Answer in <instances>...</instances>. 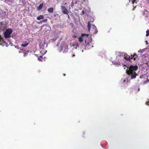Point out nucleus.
Here are the masks:
<instances>
[{"label": "nucleus", "instance_id": "obj_1", "mask_svg": "<svg viewBox=\"0 0 149 149\" xmlns=\"http://www.w3.org/2000/svg\"><path fill=\"white\" fill-rule=\"evenodd\" d=\"M116 54L117 56L116 59L114 61H113L112 62L113 64L115 65V66H118L119 65H120V62L123 59L124 55H125V53L118 52L116 53Z\"/></svg>", "mask_w": 149, "mask_h": 149}, {"label": "nucleus", "instance_id": "obj_2", "mask_svg": "<svg viewBox=\"0 0 149 149\" xmlns=\"http://www.w3.org/2000/svg\"><path fill=\"white\" fill-rule=\"evenodd\" d=\"M68 46L63 42H62L61 43L59 51L60 52H62L63 53L66 52L67 51Z\"/></svg>", "mask_w": 149, "mask_h": 149}, {"label": "nucleus", "instance_id": "obj_3", "mask_svg": "<svg viewBox=\"0 0 149 149\" xmlns=\"http://www.w3.org/2000/svg\"><path fill=\"white\" fill-rule=\"evenodd\" d=\"M13 32L12 30L10 28L7 29L4 33V37L6 38H9L11 37V34Z\"/></svg>", "mask_w": 149, "mask_h": 149}, {"label": "nucleus", "instance_id": "obj_4", "mask_svg": "<svg viewBox=\"0 0 149 149\" xmlns=\"http://www.w3.org/2000/svg\"><path fill=\"white\" fill-rule=\"evenodd\" d=\"M127 72L129 76H130L132 79L135 78L137 75V74L134 71H127Z\"/></svg>", "mask_w": 149, "mask_h": 149}, {"label": "nucleus", "instance_id": "obj_5", "mask_svg": "<svg viewBox=\"0 0 149 149\" xmlns=\"http://www.w3.org/2000/svg\"><path fill=\"white\" fill-rule=\"evenodd\" d=\"M138 66L137 65L133 66L131 65L128 68V69L127 71H136L138 69Z\"/></svg>", "mask_w": 149, "mask_h": 149}, {"label": "nucleus", "instance_id": "obj_6", "mask_svg": "<svg viewBox=\"0 0 149 149\" xmlns=\"http://www.w3.org/2000/svg\"><path fill=\"white\" fill-rule=\"evenodd\" d=\"M89 35V34H81V37H79V41L80 42L83 41V37L86 36L87 37H88Z\"/></svg>", "mask_w": 149, "mask_h": 149}, {"label": "nucleus", "instance_id": "obj_7", "mask_svg": "<svg viewBox=\"0 0 149 149\" xmlns=\"http://www.w3.org/2000/svg\"><path fill=\"white\" fill-rule=\"evenodd\" d=\"M61 9L62 13L64 14H68V12L65 7L63 6H61Z\"/></svg>", "mask_w": 149, "mask_h": 149}, {"label": "nucleus", "instance_id": "obj_8", "mask_svg": "<svg viewBox=\"0 0 149 149\" xmlns=\"http://www.w3.org/2000/svg\"><path fill=\"white\" fill-rule=\"evenodd\" d=\"M123 59H125L127 61H130V56L125 53V55H124Z\"/></svg>", "mask_w": 149, "mask_h": 149}, {"label": "nucleus", "instance_id": "obj_9", "mask_svg": "<svg viewBox=\"0 0 149 149\" xmlns=\"http://www.w3.org/2000/svg\"><path fill=\"white\" fill-rule=\"evenodd\" d=\"M29 44V41H24L23 43L21 45L22 46L25 47L27 46Z\"/></svg>", "mask_w": 149, "mask_h": 149}, {"label": "nucleus", "instance_id": "obj_10", "mask_svg": "<svg viewBox=\"0 0 149 149\" xmlns=\"http://www.w3.org/2000/svg\"><path fill=\"white\" fill-rule=\"evenodd\" d=\"M40 45H40V52L42 54H46V53L47 51L46 50L44 49H43V48L42 47H41Z\"/></svg>", "mask_w": 149, "mask_h": 149}, {"label": "nucleus", "instance_id": "obj_11", "mask_svg": "<svg viewBox=\"0 0 149 149\" xmlns=\"http://www.w3.org/2000/svg\"><path fill=\"white\" fill-rule=\"evenodd\" d=\"M93 26V33H96L98 32V30L97 29L96 27L94 25H92Z\"/></svg>", "mask_w": 149, "mask_h": 149}, {"label": "nucleus", "instance_id": "obj_12", "mask_svg": "<svg viewBox=\"0 0 149 149\" xmlns=\"http://www.w3.org/2000/svg\"><path fill=\"white\" fill-rule=\"evenodd\" d=\"M43 4H44L43 3H41L37 8V10L38 11L40 10L42 8L43 6Z\"/></svg>", "mask_w": 149, "mask_h": 149}, {"label": "nucleus", "instance_id": "obj_13", "mask_svg": "<svg viewBox=\"0 0 149 149\" xmlns=\"http://www.w3.org/2000/svg\"><path fill=\"white\" fill-rule=\"evenodd\" d=\"M5 42L3 40V39L0 35V45L4 46V45H3V43H4Z\"/></svg>", "mask_w": 149, "mask_h": 149}, {"label": "nucleus", "instance_id": "obj_14", "mask_svg": "<svg viewBox=\"0 0 149 149\" xmlns=\"http://www.w3.org/2000/svg\"><path fill=\"white\" fill-rule=\"evenodd\" d=\"M131 59H132L133 58H134V60H135L137 57V55L136 54L134 53V55H131Z\"/></svg>", "mask_w": 149, "mask_h": 149}, {"label": "nucleus", "instance_id": "obj_15", "mask_svg": "<svg viewBox=\"0 0 149 149\" xmlns=\"http://www.w3.org/2000/svg\"><path fill=\"white\" fill-rule=\"evenodd\" d=\"M72 46L73 47L75 48V49H77V47H79V45L78 43H77L73 44Z\"/></svg>", "mask_w": 149, "mask_h": 149}, {"label": "nucleus", "instance_id": "obj_16", "mask_svg": "<svg viewBox=\"0 0 149 149\" xmlns=\"http://www.w3.org/2000/svg\"><path fill=\"white\" fill-rule=\"evenodd\" d=\"M44 18V16L42 15H40L39 16L37 17V19L38 20H40L41 19H43Z\"/></svg>", "mask_w": 149, "mask_h": 149}, {"label": "nucleus", "instance_id": "obj_17", "mask_svg": "<svg viewBox=\"0 0 149 149\" xmlns=\"http://www.w3.org/2000/svg\"><path fill=\"white\" fill-rule=\"evenodd\" d=\"M87 27L88 28V31L89 32L91 28V24L89 22H88V23Z\"/></svg>", "mask_w": 149, "mask_h": 149}, {"label": "nucleus", "instance_id": "obj_18", "mask_svg": "<svg viewBox=\"0 0 149 149\" xmlns=\"http://www.w3.org/2000/svg\"><path fill=\"white\" fill-rule=\"evenodd\" d=\"M53 8H50L48 9V11L49 13H52L53 12Z\"/></svg>", "mask_w": 149, "mask_h": 149}, {"label": "nucleus", "instance_id": "obj_19", "mask_svg": "<svg viewBox=\"0 0 149 149\" xmlns=\"http://www.w3.org/2000/svg\"><path fill=\"white\" fill-rule=\"evenodd\" d=\"M14 1V0H5V1L8 3H10L13 2Z\"/></svg>", "mask_w": 149, "mask_h": 149}, {"label": "nucleus", "instance_id": "obj_20", "mask_svg": "<svg viewBox=\"0 0 149 149\" xmlns=\"http://www.w3.org/2000/svg\"><path fill=\"white\" fill-rule=\"evenodd\" d=\"M77 3V1L76 0L73 1L72 2V5H73L74 4H76Z\"/></svg>", "mask_w": 149, "mask_h": 149}, {"label": "nucleus", "instance_id": "obj_21", "mask_svg": "<svg viewBox=\"0 0 149 149\" xmlns=\"http://www.w3.org/2000/svg\"><path fill=\"white\" fill-rule=\"evenodd\" d=\"M139 1L138 0H133L132 1V4H134L135 3H137V2Z\"/></svg>", "mask_w": 149, "mask_h": 149}, {"label": "nucleus", "instance_id": "obj_22", "mask_svg": "<svg viewBox=\"0 0 149 149\" xmlns=\"http://www.w3.org/2000/svg\"><path fill=\"white\" fill-rule=\"evenodd\" d=\"M28 52H29L28 51H27L26 52H23V53L24 54V56H26Z\"/></svg>", "mask_w": 149, "mask_h": 149}, {"label": "nucleus", "instance_id": "obj_23", "mask_svg": "<svg viewBox=\"0 0 149 149\" xmlns=\"http://www.w3.org/2000/svg\"><path fill=\"white\" fill-rule=\"evenodd\" d=\"M146 36H149V30H147L146 31Z\"/></svg>", "mask_w": 149, "mask_h": 149}, {"label": "nucleus", "instance_id": "obj_24", "mask_svg": "<svg viewBox=\"0 0 149 149\" xmlns=\"http://www.w3.org/2000/svg\"><path fill=\"white\" fill-rule=\"evenodd\" d=\"M3 18V15L0 12V19H2Z\"/></svg>", "mask_w": 149, "mask_h": 149}, {"label": "nucleus", "instance_id": "obj_25", "mask_svg": "<svg viewBox=\"0 0 149 149\" xmlns=\"http://www.w3.org/2000/svg\"><path fill=\"white\" fill-rule=\"evenodd\" d=\"M3 27V22H0V29Z\"/></svg>", "mask_w": 149, "mask_h": 149}, {"label": "nucleus", "instance_id": "obj_26", "mask_svg": "<svg viewBox=\"0 0 149 149\" xmlns=\"http://www.w3.org/2000/svg\"><path fill=\"white\" fill-rule=\"evenodd\" d=\"M42 56H40V58H38V60L40 61H42Z\"/></svg>", "mask_w": 149, "mask_h": 149}, {"label": "nucleus", "instance_id": "obj_27", "mask_svg": "<svg viewBox=\"0 0 149 149\" xmlns=\"http://www.w3.org/2000/svg\"><path fill=\"white\" fill-rule=\"evenodd\" d=\"M92 40L91 38H90L89 40V43L91 42L92 41Z\"/></svg>", "mask_w": 149, "mask_h": 149}, {"label": "nucleus", "instance_id": "obj_28", "mask_svg": "<svg viewBox=\"0 0 149 149\" xmlns=\"http://www.w3.org/2000/svg\"><path fill=\"white\" fill-rule=\"evenodd\" d=\"M82 15H84L85 13V11L84 10H83L82 11Z\"/></svg>", "mask_w": 149, "mask_h": 149}, {"label": "nucleus", "instance_id": "obj_29", "mask_svg": "<svg viewBox=\"0 0 149 149\" xmlns=\"http://www.w3.org/2000/svg\"><path fill=\"white\" fill-rule=\"evenodd\" d=\"M47 21V19H44L43 20H42V21H41L40 22H46V21Z\"/></svg>", "mask_w": 149, "mask_h": 149}, {"label": "nucleus", "instance_id": "obj_30", "mask_svg": "<svg viewBox=\"0 0 149 149\" xmlns=\"http://www.w3.org/2000/svg\"><path fill=\"white\" fill-rule=\"evenodd\" d=\"M93 21H94V19H93V18H92V19H91L90 22H93Z\"/></svg>", "mask_w": 149, "mask_h": 149}, {"label": "nucleus", "instance_id": "obj_31", "mask_svg": "<svg viewBox=\"0 0 149 149\" xmlns=\"http://www.w3.org/2000/svg\"><path fill=\"white\" fill-rule=\"evenodd\" d=\"M146 103L147 104L149 105V101H148L147 102H146Z\"/></svg>", "mask_w": 149, "mask_h": 149}, {"label": "nucleus", "instance_id": "obj_32", "mask_svg": "<svg viewBox=\"0 0 149 149\" xmlns=\"http://www.w3.org/2000/svg\"><path fill=\"white\" fill-rule=\"evenodd\" d=\"M59 43H57V44H56V46H57V47L58 46H59Z\"/></svg>", "mask_w": 149, "mask_h": 149}, {"label": "nucleus", "instance_id": "obj_33", "mask_svg": "<svg viewBox=\"0 0 149 149\" xmlns=\"http://www.w3.org/2000/svg\"><path fill=\"white\" fill-rule=\"evenodd\" d=\"M127 80V79H124L123 80V82H125V81H126V80Z\"/></svg>", "mask_w": 149, "mask_h": 149}, {"label": "nucleus", "instance_id": "obj_34", "mask_svg": "<svg viewBox=\"0 0 149 149\" xmlns=\"http://www.w3.org/2000/svg\"><path fill=\"white\" fill-rule=\"evenodd\" d=\"M136 7V6H135V7H134L133 9V10H134V9Z\"/></svg>", "mask_w": 149, "mask_h": 149}, {"label": "nucleus", "instance_id": "obj_35", "mask_svg": "<svg viewBox=\"0 0 149 149\" xmlns=\"http://www.w3.org/2000/svg\"><path fill=\"white\" fill-rule=\"evenodd\" d=\"M67 14L68 15V17L69 18V15H68V14Z\"/></svg>", "mask_w": 149, "mask_h": 149}, {"label": "nucleus", "instance_id": "obj_36", "mask_svg": "<svg viewBox=\"0 0 149 149\" xmlns=\"http://www.w3.org/2000/svg\"><path fill=\"white\" fill-rule=\"evenodd\" d=\"M139 90H140V88H138V91H139Z\"/></svg>", "mask_w": 149, "mask_h": 149}, {"label": "nucleus", "instance_id": "obj_37", "mask_svg": "<svg viewBox=\"0 0 149 149\" xmlns=\"http://www.w3.org/2000/svg\"><path fill=\"white\" fill-rule=\"evenodd\" d=\"M63 75H64V76H65V74H63Z\"/></svg>", "mask_w": 149, "mask_h": 149}, {"label": "nucleus", "instance_id": "obj_38", "mask_svg": "<svg viewBox=\"0 0 149 149\" xmlns=\"http://www.w3.org/2000/svg\"><path fill=\"white\" fill-rule=\"evenodd\" d=\"M20 1H22V0H19Z\"/></svg>", "mask_w": 149, "mask_h": 149}, {"label": "nucleus", "instance_id": "obj_39", "mask_svg": "<svg viewBox=\"0 0 149 149\" xmlns=\"http://www.w3.org/2000/svg\"><path fill=\"white\" fill-rule=\"evenodd\" d=\"M17 48L18 49H19V48H18V47H17Z\"/></svg>", "mask_w": 149, "mask_h": 149}, {"label": "nucleus", "instance_id": "obj_40", "mask_svg": "<svg viewBox=\"0 0 149 149\" xmlns=\"http://www.w3.org/2000/svg\"><path fill=\"white\" fill-rule=\"evenodd\" d=\"M85 42H86V40H85Z\"/></svg>", "mask_w": 149, "mask_h": 149}]
</instances>
